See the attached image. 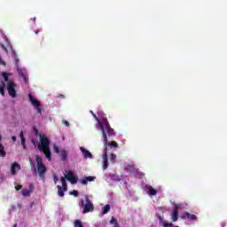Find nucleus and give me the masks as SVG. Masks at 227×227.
Masks as SVG:
<instances>
[{
	"instance_id": "obj_5",
	"label": "nucleus",
	"mask_w": 227,
	"mask_h": 227,
	"mask_svg": "<svg viewBox=\"0 0 227 227\" xmlns=\"http://www.w3.org/2000/svg\"><path fill=\"white\" fill-rule=\"evenodd\" d=\"M35 161L37 164V173L39 176H45V173H47V168H45V165H43V159L42 158V156L36 155Z\"/></svg>"
},
{
	"instance_id": "obj_16",
	"label": "nucleus",
	"mask_w": 227,
	"mask_h": 227,
	"mask_svg": "<svg viewBox=\"0 0 227 227\" xmlns=\"http://www.w3.org/2000/svg\"><path fill=\"white\" fill-rule=\"evenodd\" d=\"M184 217H187V219H190V221H196V219H198L196 215H192V214L188 213V212H185L184 214Z\"/></svg>"
},
{
	"instance_id": "obj_32",
	"label": "nucleus",
	"mask_w": 227,
	"mask_h": 227,
	"mask_svg": "<svg viewBox=\"0 0 227 227\" xmlns=\"http://www.w3.org/2000/svg\"><path fill=\"white\" fill-rule=\"evenodd\" d=\"M0 46L2 47L3 51H4V52H8V48L6 46H4L3 43H0Z\"/></svg>"
},
{
	"instance_id": "obj_10",
	"label": "nucleus",
	"mask_w": 227,
	"mask_h": 227,
	"mask_svg": "<svg viewBox=\"0 0 227 227\" xmlns=\"http://www.w3.org/2000/svg\"><path fill=\"white\" fill-rule=\"evenodd\" d=\"M180 210V207L178 205H176L173 209L172 213V221L173 223H176L178 221V211Z\"/></svg>"
},
{
	"instance_id": "obj_38",
	"label": "nucleus",
	"mask_w": 227,
	"mask_h": 227,
	"mask_svg": "<svg viewBox=\"0 0 227 227\" xmlns=\"http://www.w3.org/2000/svg\"><path fill=\"white\" fill-rule=\"evenodd\" d=\"M64 125H65L66 127H68V126L70 125V122H68V121H64Z\"/></svg>"
},
{
	"instance_id": "obj_44",
	"label": "nucleus",
	"mask_w": 227,
	"mask_h": 227,
	"mask_svg": "<svg viewBox=\"0 0 227 227\" xmlns=\"http://www.w3.org/2000/svg\"><path fill=\"white\" fill-rule=\"evenodd\" d=\"M125 169L129 170V169H130V167L128 165L127 167H125Z\"/></svg>"
},
{
	"instance_id": "obj_17",
	"label": "nucleus",
	"mask_w": 227,
	"mask_h": 227,
	"mask_svg": "<svg viewBox=\"0 0 227 227\" xmlns=\"http://www.w3.org/2000/svg\"><path fill=\"white\" fill-rule=\"evenodd\" d=\"M20 137L21 139V145L23 147V150H26V137H24V132L20 131Z\"/></svg>"
},
{
	"instance_id": "obj_24",
	"label": "nucleus",
	"mask_w": 227,
	"mask_h": 227,
	"mask_svg": "<svg viewBox=\"0 0 227 227\" xmlns=\"http://www.w3.org/2000/svg\"><path fill=\"white\" fill-rule=\"evenodd\" d=\"M0 93L3 97H4V82H0Z\"/></svg>"
},
{
	"instance_id": "obj_2",
	"label": "nucleus",
	"mask_w": 227,
	"mask_h": 227,
	"mask_svg": "<svg viewBox=\"0 0 227 227\" xmlns=\"http://www.w3.org/2000/svg\"><path fill=\"white\" fill-rule=\"evenodd\" d=\"M91 114L93 115V117L97 120L98 121V125L102 132V136H104V130H105V134L107 137H113V136L115 135L114 133V129L113 128H111V124H109V121H107V118H104L102 121H100L98 119V117H97V115L95 114H93L92 111H90ZM103 127V129H102Z\"/></svg>"
},
{
	"instance_id": "obj_39",
	"label": "nucleus",
	"mask_w": 227,
	"mask_h": 227,
	"mask_svg": "<svg viewBox=\"0 0 227 227\" xmlns=\"http://www.w3.org/2000/svg\"><path fill=\"white\" fill-rule=\"evenodd\" d=\"M6 47H12V43H10L8 40H7V43H6Z\"/></svg>"
},
{
	"instance_id": "obj_12",
	"label": "nucleus",
	"mask_w": 227,
	"mask_h": 227,
	"mask_svg": "<svg viewBox=\"0 0 227 227\" xmlns=\"http://www.w3.org/2000/svg\"><path fill=\"white\" fill-rule=\"evenodd\" d=\"M84 159H93V154L84 147H80Z\"/></svg>"
},
{
	"instance_id": "obj_26",
	"label": "nucleus",
	"mask_w": 227,
	"mask_h": 227,
	"mask_svg": "<svg viewBox=\"0 0 227 227\" xmlns=\"http://www.w3.org/2000/svg\"><path fill=\"white\" fill-rule=\"evenodd\" d=\"M71 196H74V198H77L79 196V192L77 190H74L69 192Z\"/></svg>"
},
{
	"instance_id": "obj_29",
	"label": "nucleus",
	"mask_w": 227,
	"mask_h": 227,
	"mask_svg": "<svg viewBox=\"0 0 227 227\" xmlns=\"http://www.w3.org/2000/svg\"><path fill=\"white\" fill-rule=\"evenodd\" d=\"M5 82H8V78L10 77V73H3L2 74Z\"/></svg>"
},
{
	"instance_id": "obj_20",
	"label": "nucleus",
	"mask_w": 227,
	"mask_h": 227,
	"mask_svg": "<svg viewBox=\"0 0 227 227\" xmlns=\"http://www.w3.org/2000/svg\"><path fill=\"white\" fill-rule=\"evenodd\" d=\"M57 188H58V194H59V196L60 198H63L65 196V192H67V191H65L63 189V187H61V185H58Z\"/></svg>"
},
{
	"instance_id": "obj_3",
	"label": "nucleus",
	"mask_w": 227,
	"mask_h": 227,
	"mask_svg": "<svg viewBox=\"0 0 227 227\" xmlns=\"http://www.w3.org/2000/svg\"><path fill=\"white\" fill-rule=\"evenodd\" d=\"M103 129V143H104V153H103V161H102V169L103 171H106L107 168H109V160L107 159V135H106V129Z\"/></svg>"
},
{
	"instance_id": "obj_27",
	"label": "nucleus",
	"mask_w": 227,
	"mask_h": 227,
	"mask_svg": "<svg viewBox=\"0 0 227 227\" xmlns=\"http://www.w3.org/2000/svg\"><path fill=\"white\" fill-rule=\"evenodd\" d=\"M13 59H14V63L17 67L19 65V58H17V53H15V51H13Z\"/></svg>"
},
{
	"instance_id": "obj_23",
	"label": "nucleus",
	"mask_w": 227,
	"mask_h": 227,
	"mask_svg": "<svg viewBox=\"0 0 227 227\" xmlns=\"http://www.w3.org/2000/svg\"><path fill=\"white\" fill-rule=\"evenodd\" d=\"M111 210V206L109 204H106L103 209H102V215H105V214H107Z\"/></svg>"
},
{
	"instance_id": "obj_15",
	"label": "nucleus",
	"mask_w": 227,
	"mask_h": 227,
	"mask_svg": "<svg viewBox=\"0 0 227 227\" xmlns=\"http://www.w3.org/2000/svg\"><path fill=\"white\" fill-rule=\"evenodd\" d=\"M146 189L148 190L147 193L149 196H157V190H155L153 186L147 185Z\"/></svg>"
},
{
	"instance_id": "obj_33",
	"label": "nucleus",
	"mask_w": 227,
	"mask_h": 227,
	"mask_svg": "<svg viewBox=\"0 0 227 227\" xmlns=\"http://www.w3.org/2000/svg\"><path fill=\"white\" fill-rule=\"evenodd\" d=\"M115 223H118V221H116V218L112 217V219L110 221V224H115Z\"/></svg>"
},
{
	"instance_id": "obj_47",
	"label": "nucleus",
	"mask_w": 227,
	"mask_h": 227,
	"mask_svg": "<svg viewBox=\"0 0 227 227\" xmlns=\"http://www.w3.org/2000/svg\"><path fill=\"white\" fill-rule=\"evenodd\" d=\"M13 227H17V223H15V224L13 225Z\"/></svg>"
},
{
	"instance_id": "obj_43",
	"label": "nucleus",
	"mask_w": 227,
	"mask_h": 227,
	"mask_svg": "<svg viewBox=\"0 0 227 227\" xmlns=\"http://www.w3.org/2000/svg\"><path fill=\"white\" fill-rule=\"evenodd\" d=\"M31 20H33L34 22H36V18H32Z\"/></svg>"
},
{
	"instance_id": "obj_1",
	"label": "nucleus",
	"mask_w": 227,
	"mask_h": 227,
	"mask_svg": "<svg viewBox=\"0 0 227 227\" xmlns=\"http://www.w3.org/2000/svg\"><path fill=\"white\" fill-rule=\"evenodd\" d=\"M34 132L36 137H40V143L37 145L38 151L43 152L48 160H52V153L51 152V140L49 137L42 136L36 128H34Z\"/></svg>"
},
{
	"instance_id": "obj_4",
	"label": "nucleus",
	"mask_w": 227,
	"mask_h": 227,
	"mask_svg": "<svg viewBox=\"0 0 227 227\" xmlns=\"http://www.w3.org/2000/svg\"><path fill=\"white\" fill-rule=\"evenodd\" d=\"M84 200H81V207L82 208V214H88L90 212H93L95 210V206H93V203L91 200H90V197L88 195L84 196Z\"/></svg>"
},
{
	"instance_id": "obj_34",
	"label": "nucleus",
	"mask_w": 227,
	"mask_h": 227,
	"mask_svg": "<svg viewBox=\"0 0 227 227\" xmlns=\"http://www.w3.org/2000/svg\"><path fill=\"white\" fill-rule=\"evenodd\" d=\"M0 65L6 67V62H4V60H3V58H1V56H0Z\"/></svg>"
},
{
	"instance_id": "obj_18",
	"label": "nucleus",
	"mask_w": 227,
	"mask_h": 227,
	"mask_svg": "<svg viewBox=\"0 0 227 227\" xmlns=\"http://www.w3.org/2000/svg\"><path fill=\"white\" fill-rule=\"evenodd\" d=\"M60 182H61V184H62V189L64 190V191H68V184H67V178H65V177H61L60 178Z\"/></svg>"
},
{
	"instance_id": "obj_6",
	"label": "nucleus",
	"mask_w": 227,
	"mask_h": 227,
	"mask_svg": "<svg viewBox=\"0 0 227 227\" xmlns=\"http://www.w3.org/2000/svg\"><path fill=\"white\" fill-rule=\"evenodd\" d=\"M15 88H17V84H15V82L12 81H9L7 82V91L12 98H15V97H17V90H15Z\"/></svg>"
},
{
	"instance_id": "obj_21",
	"label": "nucleus",
	"mask_w": 227,
	"mask_h": 227,
	"mask_svg": "<svg viewBox=\"0 0 227 227\" xmlns=\"http://www.w3.org/2000/svg\"><path fill=\"white\" fill-rule=\"evenodd\" d=\"M107 146L108 148H118V143L116 141L107 142L106 145V152H107Z\"/></svg>"
},
{
	"instance_id": "obj_45",
	"label": "nucleus",
	"mask_w": 227,
	"mask_h": 227,
	"mask_svg": "<svg viewBox=\"0 0 227 227\" xmlns=\"http://www.w3.org/2000/svg\"><path fill=\"white\" fill-rule=\"evenodd\" d=\"M32 144L36 145V141L32 140Z\"/></svg>"
},
{
	"instance_id": "obj_41",
	"label": "nucleus",
	"mask_w": 227,
	"mask_h": 227,
	"mask_svg": "<svg viewBox=\"0 0 227 227\" xmlns=\"http://www.w3.org/2000/svg\"><path fill=\"white\" fill-rule=\"evenodd\" d=\"M12 141H17V137H12Z\"/></svg>"
},
{
	"instance_id": "obj_35",
	"label": "nucleus",
	"mask_w": 227,
	"mask_h": 227,
	"mask_svg": "<svg viewBox=\"0 0 227 227\" xmlns=\"http://www.w3.org/2000/svg\"><path fill=\"white\" fill-rule=\"evenodd\" d=\"M15 189H16V191H20V189H22V185L21 184H16Z\"/></svg>"
},
{
	"instance_id": "obj_19",
	"label": "nucleus",
	"mask_w": 227,
	"mask_h": 227,
	"mask_svg": "<svg viewBox=\"0 0 227 227\" xmlns=\"http://www.w3.org/2000/svg\"><path fill=\"white\" fill-rule=\"evenodd\" d=\"M60 157L64 162L67 161V159H68V153L67 150H62L60 152Z\"/></svg>"
},
{
	"instance_id": "obj_14",
	"label": "nucleus",
	"mask_w": 227,
	"mask_h": 227,
	"mask_svg": "<svg viewBox=\"0 0 227 227\" xmlns=\"http://www.w3.org/2000/svg\"><path fill=\"white\" fill-rule=\"evenodd\" d=\"M95 176H85L82 179L80 180V183L82 185H86L88 182H95Z\"/></svg>"
},
{
	"instance_id": "obj_36",
	"label": "nucleus",
	"mask_w": 227,
	"mask_h": 227,
	"mask_svg": "<svg viewBox=\"0 0 227 227\" xmlns=\"http://www.w3.org/2000/svg\"><path fill=\"white\" fill-rule=\"evenodd\" d=\"M158 219H159L160 224H164V219H162V216L158 215Z\"/></svg>"
},
{
	"instance_id": "obj_42",
	"label": "nucleus",
	"mask_w": 227,
	"mask_h": 227,
	"mask_svg": "<svg viewBox=\"0 0 227 227\" xmlns=\"http://www.w3.org/2000/svg\"><path fill=\"white\" fill-rule=\"evenodd\" d=\"M114 227H120V224H118V222L114 223Z\"/></svg>"
},
{
	"instance_id": "obj_22",
	"label": "nucleus",
	"mask_w": 227,
	"mask_h": 227,
	"mask_svg": "<svg viewBox=\"0 0 227 227\" xmlns=\"http://www.w3.org/2000/svg\"><path fill=\"white\" fill-rule=\"evenodd\" d=\"M0 157H6V151L4 150V145L0 143Z\"/></svg>"
},
{
	"instance_id": "obj_7",
	"label": "nucleus",
	"mask_w": 227,
	"mask_h": 227,
	"mask_svg": "<svg viewBox=\"0 0 227 227\" xmlns=\"http://www.w3.org/2000/svg\"><path fill=\"white\" fill-rule=\"evenodd\" d=\"M28 98H29V101L32 104V106H34V107H36L37 113L39 114H42V108L40 107V106H42V103H40V101L35 99V98L31 94H28Z\"/></svg>"
},
{
	"instance_id": "obj_31",
	"label": "nucleus",
	"mask_w": 227,
	"mask_h": 227,
	"mask_svg": "<svg viewBox=\"0 0 227 227\" xmlns=\"http://www.w3.org/2000/svg\"><path fill=\"white\" fill-rule=\"evenodd\" d=\"M173 226L172 223L163 222V227H171Z\"/></svg>"
},
{
	"instance_id": "obj_9",
	"label": "nucleus",
	"mask_w": 227,
	"mask_h": 227,
	"mask_svg": "<svg viewBox=\"0 0 227 227\" xmlns=\"http://www.w3.org/2000/svg\"><path fill=\"white\" fill-rule=\"evenodd\" d=\"M34 190H35V184H30L28 186V189L21 190V194H22V196H30Z\"/></svg>"
},
{
	"instance_id": "obj_13",
	"label": "nucleus",
	"mask_w": 227,
	"mask_h": 227,
	"mask_svg": "<svg viewBox=\"0 0 227 227\" xmlns=\"http://www.w3.org/2000/svg\"><path fill=\"white\" fill-rule=\"evenodd\" d=\"M17 72H18L19 75H20V77H22L24 82L26 84H27V82H29V78L27 77V74L24 73L22 71V69H20V68H18Z\"/></svg>"
},
{
	"instance_id": "obj_8",
	"label": "nucleus",
	"mask_w": 227,
	"mask_h": 227,
	"mask_svg": "<svg viewBox=\"0 0 227 227\" xmlns=\"http://www.w3.org/2000/svg\"><path fill=\"white\" fill-rule=\"evenodd\" d=\"M64 178L67 179L73 185L77 184L79 178L74 175V172L69 171L67 174L65 175Z\"/></svg>"
},
{
	"instance_id": "obj_28",
	"label": "nucleus",
	"mask_w": 227,
	"mask_h": 227,
	"mask_svg": "<svg viewBox=\"0 0 227 227\" xmlns=\"http://www.w3.org/2000/svg\"><path fill=\"white\" fill-rule=\"evenodd\" d=\"M110 160H111V162H112L113 164H114V163H115V160H116V154L112 153V154H111V157H110Z\"/></svg>"
},
{
	"instance_id": "obj_30",
	"label": "nucleus",
	"mask_w": 227,
	"mask_h": 227,
	"mask_svg": "<svg viewBox=\"0 0 227 227\" xmlns=\"http://www.w3.org/2000/svg\"><path fill=\"white\" fill-rule=\"evenodd\" d=\"M53 151H54V153H59V147H58V145H54Z\"/></svg>"
},
{
	"instance_id": "obj_40",
	"label": "nucleus",
	"mask_w": 227,
	"mask_h": 227,
	"mask_svg": "<svg viewBox=\"0 0 227 227\" xmlns=\"http://www.w3.org/2000/svg\"><path fill=\"white\" fill-rule=\"evenodd\" d=\"M41 31H42V29H41V30H35V35H38V33H40Z\"/></svg>"
},
{
	"instance_id": "obj_46",
	"label": "nucleus",
	"mask_w": 227,
	"mask_h": 227,
	"mask_svg": "<svg viewBox=\"0 0 227 227\" xmlns=\"http://www.w3.org/2000/svg\"><path fill=\"white\" fill-rule=\"evenodd\" d=\"M1 141H3V137H1V135H0V142H1Z\"/></svg>"
},
{
	"instance_id": "obj_37",
	"label": "nucleus",
	"mask_w": 227,
	"mask_h": 227,
	"mask_svg": "<svg viewBox=\"0 0 227 227\" xmlns=\"http://www.w3.org/2000/svg\"><path fill=\"white\" fill-rule=\"evenodd\" d=\"M53 182H54V184H58V176L57 175L53 176Z\"/></svg>"
},
{
	"instance_id": "obj_25",
	"label": "nucleus",
	"mask_w": 227,
	"mask_h": 227,
	"mask_svg": "<svg viewBox=\"0 0 227 227\" xmlns=\"http://www.w3.org/2000/svg\"><path fill=\"white\" fill-rule=\"evenodd\" d=\"M74 227H84V225H82V222H81V220L74 221Z\"/></svg>"
},
{
	"instance_id": "obj_11",
	"label": "nucleus",
	"mask_w": 227,
	"mask_h": 227,
	"mask_svg": "<svg viewBox=\"0 0 227 227\" xmlns=\"http://www.w3.org/2000/svg\"><path fill=\"white\" fill-rule=\"evenodd\" d=\"M17 169L20 171V164L14 161L11 166V175H17Z\"/></svg>"
}]
</instances>
